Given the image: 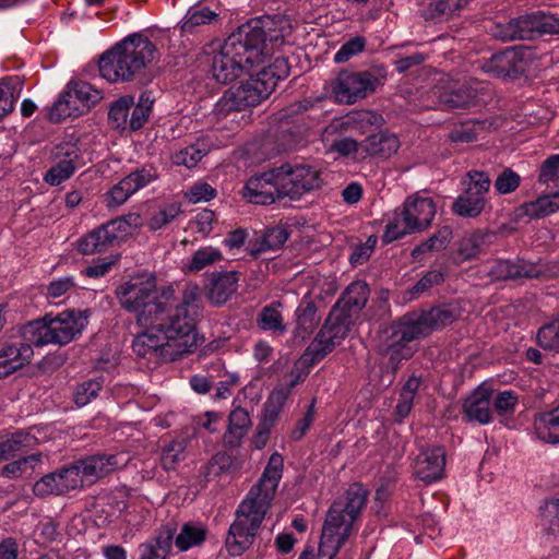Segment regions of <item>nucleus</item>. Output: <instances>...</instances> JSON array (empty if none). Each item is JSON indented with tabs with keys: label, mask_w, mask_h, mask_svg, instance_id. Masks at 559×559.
<instances>
[{
	"label": "nucleus",
	"mask_w": 559,
	"mask_h": 559,
	"mask_svg": "<svg viewBox=\"0 0 559 559\" xmlns=\"http://www.w3.org/2000/svg\"><path fill=\"white\" fill-rule=\"evenodd\" d=\"M153 282L140 287L128 282L120 285L116 294L121 306L136 313V321L144 331L138 333L132 342L133 352L143 358L160 362L175 361L197 348V342L189 334L190 321H178L176 328L167 321L168 298L171 292H166L157 299L152 290Z\"/></svg>",
	"instance_id": "1"
},
{
	"label": "nucleus",
	"mask_w": 559,
	"mask_h": 559,
	"mask_svg": "<svg viewBox=\"0 0 559 559\" xmlns=\"http://www.w3.org/2000/svg\"><path fill=\"white\" fill-rule=\"evenodd\" d=\"M283 466V456L277 452L273 453L262 476L238 506L235 521L229 526L225 540L231 556H240L252 546L274 499Z\"/></svg>",
	"instance_id": "2"
},
{
	"label": "nucleus",
	"mask_w": 559,
	"mask_h": 559,
	"mask_svg": "<svg viewBox=\"0 0 559 559\" xmlns=\"http://www.w3.org/2000/svg\"><path fill=\"white\" fill-rule=\"evenodd\" d=\"M367 500L368 490L359 484L352 485L326 512L317 557L312 551L305 550L299 559H334L352 535Z\"/></svg>",
	"instance_id": "3"
},
{
	"label": "nucleus",
	"mask_w": 559,
	"mask_h": 559,
	"mask_svg": "<svg viewBox=\"0 0 559 559\" xmlns=\"http://www.w3.org/2000/svg\"><path fill=\"white\" fill-rule=\"evenodd\" d=\"M157 56L156 45L142 34H131L107 50V81L142 78Z\"/></svg>",
	"instance_id": "4"
},
{
	"label": "nucleus",
	"mask_w": 559,
	"mask_h": 559,
	"mask_svg": "<svg viewBox=\"0 0 559 559\" xmlns=\"http://www.w3.org/2000/svg\"><path fill=\"white\" fill-rule=\"evenodd\" d=\"M86 319L82 312L74 310H66L58 314L47 313L25 328L24 337L31 345L37 347L48 344L62 346L81 334L86 325Z\"/></svg>",
	"instance_id": "5"
},
{
	"label": "nucleus",
	"mask_w": 559,
	"mask_h": 559,
	"mask_svg": "<svg viewBox=\"0 0 559 559\" xmlns=\"http://www.w3.org/2000/svg\"><path fill=\"white\" fill-rule=\"evenodd\" d=\"M103 98V91L83 79H71L57 99L45 108L47 119L60 123L85 115Z\"/></svg>",
	"instance_id": "6"
},
{
	"label": "nucleus",
	"mask_w": 559,
	"mask_h": 559,
	"mask_svg": "<svg viewBox=\"0 0 559 559\" xmlns=\"http://www.w3.org/2000/svg\"><path fill=\"white\" fill-rule=\"evenodd\" d=\"M219 50L212 59L213 78L222 84L238 79L247 69L260 64L257 50L250 49L237 31L218 45Z\"/></svg>",
	"instance_id": "7"
},
{
	"label": "nucleus",
	"mask_w": 559,
	"mask_h": 559,
	"mask_svg": "<svg viewBox=\"0 0 559 559\" xmlns=\"http://www.w3.org/2000/svg\"><path fill=\"white\" fill-rule=\"evenodd\" d=\"M436 212V203L431 198L418 194L408 197L402 209L395 210L393 219L385 227L382 240L389 243L405 235L427 229Z\"/></svg>",
	"instance_id": "8"
},
{
	"label": "nucleus",
	"mask_w": 559,
	"mask_h": 559,
	"mask_svg": "<svg viewBox=\"0 0 559 559\" xmlns=\"http://www.w3.org/2000/svg\"><path fill=\"white\" fill-rule=\"evenodd\" d=\"M153 282L154 287L152 290L156 293L157 299H162L164 295H166V292H171V296L168 298V306H167V321L170 322L175 328L177 325V321L185 322L190 321L191 331L189 332L190 335L193 336L194 341L198 343V335L195 332V317L198 316L200 305V288L198 285L189 284L186 285L182 294V299L180 301L177 300L175 296V290L173 287H164V288H157L156 284V277L153 274H142L136 275L129 281V284H136V286L143 287L146 283ZM178 324H180L178 322Z\"/></svg>",
	"instance_id": "9"
},
{
	"label": "nucleus",
	"mask_w": 559,
	"mask_h": 559,
	"mask_svg": "<svg viewBox=\"0 0 559 559\" xmlns=\"http://www.w3.org/2000/svg\"><path fill=\"white\" fill-rule=\"evenodd\" d=\"M356 319L346 314L341 307L333 306L323 325L302 355V360L314 365L332 353L348 335Z\"/></svg>",
	"instance_id": "10"
},
{
	"label": "nucleus",
	"mask_w": 559,
	"mask_h": 559,
	"mask_svg": "<svg viewBox=\"0 0 559 559\" xmlns=\"http://www.w3.org/2000/svg\"><path fill=\"white\" fill-rule=\"evenodd\" d=\"M237 32L250 49L257 50L258 59L262 63L266 56V40L283 44L285 37L290 34V24L282 15H264L242 24Z\"/></svg>",
	"instance_id": "11"
},
{
	"label": "nucleus",
	"mask_w": 559,
	"mask_h": 559,
	"mask_svg": "<svg viewBox=\"0 0 559 559\" xmlns=\"http://www.w3.org/2000/svg\"><path fill=\"white\" fill-rule=\"evenodd\" d=\"M384 80L385 74H376L371 71L342 70L333 80L331 87L338 103L354 104L374 93Z\"/></svg>",
	"instance_id": "12"
},
{
	"label": "nucleus",
	"mask_w": 559,
	"mask_h": 559,
	"mask_svg": "<svg viewBox=\"0 0 559 559\" xmlns=\"http://www.w3.org/2000/svg\"><path fill=\"white\" fill-rule=\"evenodd\" d=\"M277 176L282 181V195L290 199H298L322 185L320 170L310 165L284 164L277 167Z\"/></svg>",
	"instance_id": "13"
},
{
	"label": "nucleus",
	"mask_w": 559,
	"mask_h": 559,
	"mask_svg": "<svg viewBox=\"0 0 559 559\" xmlns=\"http://www.w3.org/2000/svg\"><path fill=\"white\" fill-rule=\"evenodd\" d=\"M495 35L503 41L532 40L548 34V14L534 12L497 25Z\"/></svg>",
	"instance_id": "14"
},
{
	"label": "nucleus",
	"mask_w": 559,
	"mask_h": 559,
	"mask_svg": "<svg viewBox=\"0 0 559 559\" xmlns=\"http://www.w3.org/2000/svg\"><path fill=\"white\" fill-rule=\"evenodd\" d=\"M282 181L277 176V167L270 171L251 177L245 185L242 197L250 203L267 205L282 195Z\"/></svg>",
	"instance_id": "15"
},
{
	"label": "nucleus",
	"mask_w": 559,
	"mask_h": 559,
	"mask_svg": "<svg viewBox=\"0 0 559 559\" xmlns=\"http://www.w3.org/2000/svg\"><path fill=\"white\" fill-rule=\"evenodd\" d=\"M481 70L496 78L518 79L527 70L524 51L509 48L495 53L481 64Z\"/></svg>",
	"instance_id": "16"
},
{
	"label": "nucleus",
	"mask_w": 559,
	"mask_h": 559,
	"mask_svg": "<svg viewBox=\"0 0 559 559\" xmlns=\"http://www.w3.org/2000/svg\"><path fill=\"white\" fill-rule=\"evenodd\" d=\"M445 450L441 445H428L414 461V475L425 484L440 480L444 475Z\"/></svg>",
	"instance_id": "17"
},
{
	"label": "nucleus",
	"mask_w": 559,
	"mask_h": 559,
	"mask_svg": "<svg viewBox=\"0 0 559 559\" xmlns=\"http://www.w3.org/2000/svg\"><path fill=\"white\" fill-rule=\"evenodd\" d=\"M79 487H81V475H79V469L72 464L41 477L34 485V492L40 497L49 495L58 496L64 495Z\"/></svg>",
	"instance_id": "18"
},
{
	"label": "nucleus",
	"mask_w": 559,
	"mask_h": 559,
	"mask_svg": "<svg viewBox=\"0 0 559 559\" xmlns=\"http://www.w3.org/2000/svg\"><path fill=\"white\" fill-rule=\"evenodd\" d=\"M272 94L270 86L257 74L242 81L239 86L228 91V100L230 109L242 110L247 107L259 105L263 99Z\"/></svg>",
	"instance_id": "19"
},
{
	"label": "nucleus",
	"mask_w": 559,
	"mask_h": 559,
	"mask_svg": "<svg viewBox=\"0 0 559 559\" xmlns=\"http://www.w3.org/2000/svg\"><path fill=\"white\" fill-rule=\"evenodd\" d=\"M496 234L489 229H476L465 234L456 242L454 260L457 264L476 259L492 243Z\"/></svg>",
	"instance_id": "20"
},
{
	"label": "nucleus",
	"mask_w": 559,
	"mask_h": 559,
	"mask_svg": "<svg viewBox=\"0 0 559 559\" xmlns=\"http://www.w3.org/2000/svg\"><path fill=\"white\" fill-rule=\"evenodd\" d=\"M176 534V523L163 525L153 537L139 546V559H168Z\"/></svg>",
	"instance_id": "21"
},
{
	"label": "nucleus",
	"mask_w": 559,
	"mask_h": 559,
	"mask_svg": "<svg viewBox=\"0 0 559 559\" xmlns=\"http://www.w3.org/2000/svg\"><path fill=\"white\" fill-rule=\"evenodd\" d=\"M55 155L60 160L50 167L45 175V181L51 186H58L69 179L74 174L79 163V150L70 143L57 146Z\"/></svg>",
	"instance_id": "22"
},
{
	"label": "nucleus",
	"mask_w": 559,
	"mask_h": 559,
	"mask_svg": "<svg viewBox=\"0 0 559 559\" xmlns=\"http://www.w3.org/2000/svg\"><path fill=\"white\" fill-rule=\"evenodd\" d=\"M491 395L492 391L485 386L474 390L462 404L465 419L480 425L489 424L492 420Z\"/></svg>",
	"instance_id": "23"
},
{
	"label": "nucleus",
	"mask_w": 559,
	"mask_h": 559,
	"mask_svg": "<svg viewBox=\"0 0 559 559\" xmlns=\"http://www.w3.org/2000/svg\"><path fill=\"white\" fill-rule=\"evenodd\" d=\"M34 355L29 342H16L0 348V372L8 377L29 364Z\"/></svg>",
	"instance_id": "24"
},
{
	"label": "nucleus",
	"mask_w": 559,
	"mask_h": 559,
	"mask_svg": "<svg viewBox=\"0 0 559 559\" xmlns=\"http://www.w3.org/2000/svg\"><path fill=\"white\" fill-rule=\"evenodd\" d=\"M238 272H217L214 273L206 289V297L214 306H221L227 302L238 288Z\"/></svg>",
	"instance_id": "25"
},
{
	"label": "nucleus",
	"mask_w": 559,
	"mask_h": 559,
	"mask_svg": "<svg viewBox=\"0 0 559 559\" xmlns=\"http://www.w3.org/2000/svg\"><path fill=\"white\" fill-rule=\"evenodd\" d=\"M317 305L309 296H305L296 309V326L293 331L294 341L302 342L310 337L319 324Z\"/></svg>",
	"instance_id": "26"
},
{
	"label": "nucleus",
	"mask_w": 559,
	"mask_h": 559,
	"mask_svg": "<svg viewBox=\"0 0 559 559\" xmlns=\"http://www.w3.org/2000/svg\"><path fill=\"white\" fill-rule=\"evenodd\" d=\"M369 295L370 289L365 281H354L345 288L334 306L341 307L343 312L357 319L360 311L365 308Z\"/></svg>",
	"instance_id": "27"
},
{
	"label": "nucleus",
	"mask_w": 559,
	"mask_h": 559,
	"mask_svg": "<svg viewBox=\"0 0 559 559\" xmlns=\"http://www.w3.org/2000/svg\"><path fill=\"white\" fill-rule=\"evenodd\" d=\"M400 141L393 133L380 131L361 142V150L369 156L389 158L397 152Z\"/></svg>",
	"instance_id": "28"
},
{
	"label": "nucleus",
	"mask_w": 559,
	"mask_h": 559,
	"mask_svg": "<svg viewBox=\"0 0 559 559\" xmlns=\"http://www.w3.org/2000/svg\"><path fill=\"white\" fill-rule=\"evenodd\" d=\"M428 334L452 324L459 318V310L452 305L432 307L427 311L418 313Z\"/></svg>",
	"instance_id": "29"
},
{
	"label": "nucleus",
	"mask_w": 559,
	"mask_h": 559,
	"mask_svg": "<svg viewBox=\"0 0 559 559\" xmlns=\"http://www.w3.org/2000/svg\"><path fill=\"white\" fill-rule=\"evenodd\" d=\"M534 429L539 440L551 444H558L559 405L549 412L537 414L534 418Z\"/></svg>",
	"instance_id": "30"
},
{
	"label": "nucleus",
	"mask_w": 559,
	"mask_h": 559,
	"mask_svg": "<svg viewBox=\"0 0 559 559\" xmlns=\"http://www.w3.org/2000/svg\"><path fill=\"white\" fill-rule=\"evenodd\" d=\"M477 90L468 82H457L441 94L440 100L448 109L465 108L474 104Z\"/></svg>",
	"instance_id": "31"
},
{
	"label": "nucleus",
	"mask_w": 559,
	"mask_h": 559,
	"mask_svg": "<svg viewBox=\"0 0 559 559\" xmlns=\"http://www.w3.org/2000/svg\"><path fill=\"white\" fill-rule=\"evenodd\" d=\"M428 335L429 334L418 313H411L402 319L390 336V340H396L397 344H408Z\"/></svg>",
	"instance_id": "32"
},
{
	"label": "nucleus",
	"mask_w": 559,
	"mask_h": 559,
	"mask_svg": "<svg viewBox=\"0 0 559 559\" xmlns=\"http://www.w3.org/2000/svg\"><path fill=\"white\" fill-rule=\"evenodd\" d=\"M282 302L273 301L264 306L257 317V325L260 330L271 332L274 335H283L286 331V324L281 312Z\"/></svg>",
	"instance_id": "33"
},
{
	"label": "nucleus",
	"mask_w": 559,
	"mask_h": 559,
	"mask_svg": "<svg viewBox=\"0 0 559 559\" xmlns=\"http://www.w3.org/2000/svg\"><path fill=\"white\" fill-rule=\"evenodd\" d=\"M452 238L450 226H442L427 240L415 246L411 252L414 260H421L426 254L439 252L447 248Z\"/></svg>",
	"instance_id": "34"
},
{
	"label": "nucleus",
	"mask_w": 559,
	"mask_h": 559,
	"mask_svg": "<svg viewBox=\"0 0 559 559\" xmlns=\"http://www.w3.org/2000/svg\"><path fill=\"white\" fill-rule=\"evenodd\" d=\"M487 205V198L478 197L472 192L463 191L453 202L452 212L461 217L476 218Z\"/></svg>",
	"instance_id": "35"
},
{
	"label": "nucleus",
	"mask_w": 559,
	"mask_h": 559,
	"mask_svg": "<svg viewBox=\"0 0 559 559\" xmlns=\"http://www.w3.org/2000/svg\"><path fill=\"white\" fill-rule=\"evenodd\" d=\"M222 260L223 253L218 248L212 246L201 247L183 263L182 271L186 274H197Z\"/></svg>",
	"instance_id": "36"
},
{
	"label": "nucleus",
	"mask_w": 559,
	"mask_h": 559,
	"mask_svg": "<svg viewBox=\"0 0 559 559\" xmlns=\"http://www.w3.org/2000/svg\"><path fill=\"white\" fill-rule=\"evenodd\" d=\"M228 431L225 433V441L236 447L240 440L245 437L248 429L251 426V419L249 413L242 407H236L229 414Z\"/></svg>",
	"instance_id": "37"
},
{
	"label": "nucleus",
	"mask_w": 559,
	"mask_h": 559,
	"mask_svg": "<svg viewBox=\"0 0 559 559\" xmlns=\"http://www.w3.org/2000/svg\"><path fill=\"white\" fill-rule=\"evenodd\" d=\"M217 17L218 14L206 7H191L185 15L180 31L182 34H191L198 26L211 24Z\"/></svg>",
	"instance_id": "38"
},
{
	"label": "nucleus",
	"mask_w": 559,
	"mask_h": 559,
	"mask_svg": "<svg viewBox=\"0 0 559 559\" xmlns=\"http://www.w3.org/2000/svg\"><path fill=\"white\" fill-rule=\"evenodd\" d=\"M187 440L185 438L173 439L164 442L160 452V465L165 471L176 469L179 462L185 460Z\"/></svg>",
	"instance_id": "39"
},
{
	"label": "nucleus",
	"mask_w": 559,
	"mask_h": 559,
	"mask_svg": "<svg viewBox=\"0 0 559 559\" xmlns=\"http://www.w3.org/2000/svg\"><path fill=\"white\" fill-rule=\"evenodd\" d=\"M35 438L27 432L16 431L0 441V461L15 456L17 452L32 447Z\"/></svg>",
	"instance_id": "40"
},
{
	"label": "nucleus",
	"mask_w": 559,
	"mask_h": 559,
	"mask_svg": "<svg viewBox=\"0 0 559 559\" xmlns=\"http://www.w3.org/2000/svg\"><path fill=\"white\" fill-rule=\"evenodd\" d=\"M206 528L191 523H185L180 533L175 535L174 543L180 551H186L191 547L201 545L206 537Z\"/></svg>",
	"instance_id": "41"
},
{
	"label": "nucleus",
	"mask_w": 559,
	"mask_h": 559,
	"mask_svg": "<svg viewBox=\"0 0 559 559\" xmlns=\"http://www.w3.org/2000/svg\"><path fill=\"white\" fill-rule=\"evenodd\" d=\"M289 64L287 58L278 57L271 64L261 69L258 75L264 81L266 86L273 92L281 80L289 75Z\"/></svg>",
	"instance_id": "42"
},
{
	"label": "nucleus",
	"mask_w": 559,
	"mask_h": 559,
	"mask_svg": "<svg viewBox=\"0 0 559 559\" xmlns=\"http://www.w3.org/2000/svg\"><path fill=\"white\" fill-rule=\"evenodd\" d=\"M288 239V233L284 227L269 228L261 237L260 241L257 242V247L251 249V255L258 258V255L265 250L280 249Z\"/></svg>",
	"instance_id": "43"
},
{
	"label": "nucleus",
	"mask_w": 559,
	"mask_h": 559,
	"mask_svg": "<svg viewBox=\"0 0 559 559\" xmlns=\"http://www.w3.org/2000/svg\"><path fill=\"white\" fill-rule=\"evenodd\" d=\"M285 401L283 392H273L264 406L263 420L259 426V436L267 433L278 419L282 406Z\"/></svg>",
	"instance_id": "44"
},
{
	"label": "nucleus",
	"mask_w": 559,
	"mask_h": 559,
	"mask_svg": "<svg viewBox=\"0 0 559 559\" xmlns=\"http://www.w3.org/2000/svg\"><path fill=\"white\" fill-rule=\"evenodd\" d=\"M551 214L550 204L545 195L538 197L536 200L525 202L515 209V216L519 219H539Z\"/></svg>",
	"instance_id": "45"
},
{
	"label": "nucleus",
	"mask_w": 559,
	"mask_h": 559,
	"mask_svg": "<svg viewBox=\"0 0 559 559\" xmlns=\"http://www.w3.org/2000/svg\"><path fill=\"white\" fill-rule=\"evenodd\" d=\"M153 103L154 100L151 97V92H144L141 94L139 103L133 108L129 121V128L131 131H138L144 127L150 118Z\"/></svg>",
	"instance_id": "46"
},
{
	"label": "nucleus",
	"mask_w": 559,
	"mask_h": 559,
	"mask_svg": "<svg viewBox=\"0 0 559 559\" xmlns=\"http://www.w3.org/2000/svg\"><path fill=\"white\" fill-rule=\"evenodd\" d=\"M133 105V97L126 95L116 100L108 111V120L112 124V128L117 130H126L128 124V112Z\"/></svg>",
	"instance_id": "47"
},
{
	"label": "nucleus",
	"mask_w": 559,
	"mask_h": 559,
	"mask_svg": "<svg viewBox=\"0 0 559 559\" xmlns=\"http://www.w3.org/2000/svg\"><path fill=\"white\" fill-rule=\"evenodd\" d=\"M105 247V224L78 240L76 249L82 254H95L102 252Z\"/></svg>",
	"instance_id": "48"
},
{
	"label": "nucleus",
	"mask_w": 559,
	"mask_h": 559,
	"mask_svg": "<svg viewBox=\"0 0 559 559\" xmlns=\"http://www.w3.org/2000/svg\"><path fill=\"white\" fill-rule=\"evenodd\" d=\"M536 340L543 349L559 353V318L542 325Z\"/></svg>",
	"instance_id": "49"
},
{
	"label": "nucleus",
	"mask_w": 559,
	"mask_h": 559,
	"mask_svg": "<svg viewBox=\"0 0 559 559\" xmlns=\"http://www.w3.org/2000/svg\"><path fill=\"white\" fill-rule=\"evenodd\" d=\"M73 466L79 469L82 487L84 481L93 483L100 475L105 467V461L104 456L94 455L75 462Z\"/></svg>",
	"instance_id": "50"
},
{
	"label": "nucleus",
	"mask_w": 559,
	"mask_h": 559,
	"mask_svg": "<svg viewBox=\"0 0 559 559\" xmlns=\"http://www.w3.org/2000/svg\"><path fill=\"white\" fill-rule=\"evenodd\" d=\"M462 183L465 186V191L486 198L491 180L489 175L483 170H469L463 178Z\"/></svg>",
	"instance_id": "51"
},
{
	"label": "nucleus",
	"mask_w": 559,
	"mask_h": 559,
	"mask_svg": "<svg viewBox=\"0 0 559 559\" xmlns=\"http://www.w3.org/2000/svg\"><path fill=\"white\" fill-rule=\"evenodd\" d=\"M382 117L371 110H358L345 117L343 124L366 132L368 127L380 126Z\"/></svg>",
	"instance_id": "52"
},
{
	"label": "nucleus",
	"mask_w": 559,
	"mask_h": 559,
	"mask_svg": "<svg viewBox=\"0 0 559 559\" xmlns=\"http://www.w3.org/2000/svg\"><path fill=\"white\" fill-rule=\"evenodd\" d=\"M159 177L158 170L155 166L148 164L144 165L141 168L135 169L130 173L124 178L128 182H130V187L135 193L138 190L146 187L151 182L157 180Z\"/></svg>",
	"instance_id": "53"
},
{
	"label": "nucleus",
	"mask_w": 559,
	"mask_h": 559,
	"mask_svg": "<svg viewBox=\"0 0 559 559\" xmlns=\"http://www.w3.org/2000/svg\"><path fill=\"white\" fill-rule=\"evenodd\" d=\"M205 147H201L199 143L188 145L173 155V162L176 165H182L188 168L197 166V164L207 154Z\"/></svg>",
	"instance_id": "54"
},
{
	"label": "nucleus",
	"mask_w": 559,
	"mask_h": 559,
	"mask_svg": "<svg viewBox=\"0 0 559 559\" xmlns=\"http://www.w3.org/2000/svg\"><path fill=\"white\" fill-rule=\"evenodd\" d=\"M103 389L102 380H88L80 383L73 394L74 403L82 407L95 399Z\"/></svg>",
	"instance_id": "55"
},
{
	"label": "nucleus",
	"mask_w": 559,
	"mask_h": 559,
	"mask_svg": "<svg viewBox=\"0 0 559 559\" xmlns=\"http://www.w3.org/2000/svg\"><path fill=\"white\" fill-rule=\"evenodd\" d=\"M522 178L512 168L506 167L496 178L493 187L500 194L514 192L521 185Z\"/></svg>",
	"instance_id": "56"
},
{
	"label": "nucleus",
	"mask_w": 559,
	"mask_h": 559,
	"mask_svg": "<svg viewBox=\"0 0 559 559\" xmlns=\"http://www.w3.org/2000/svg\"><path fill=\"white\" fill-rule=\"evenodd\" d=\"M19 94H15V86L10 79L0 82V119L14 109Z\"/></svg>",
	"instance_id": "57"
},
{
	"label": "nucleus",
	"mask_w": 559,
	"mask_h": 559,
	"mask_svg": "<svg viewBox=\"0 0 559 559\" xmlns=\"http://www.w3.org/2000/svg\"><path fill=\"white\" fill-rule=\"evenodd\" d=\"M40 462V454H31L17 461L8 463L2 468V476L8 478H16L22 475L27 467L33 468Z\"/></svg>",
	"instance_id": "58"
},
{
	"label": "nucleus",
	"mask_w": 559,
	"mask_h": 559,
	"mask_svg": "<svg viewBox=\"0 0 559 559\" xmlns=\"http://www.w3.org/2000/svg\"><path fill=\"white\" fill-rule=\"evenodd\" d=\"M139 215L136 214H128L126 216H120L107 222V243H111L118 237L116 235L110 236V231L119 230L124 235H128L133 227L138 225Z\"/></svg>",
	"instance_id": "59"
},
{
	"label": "nucleus",
	"mask_w": 559,
	"mask_h": 559,
	"mask_svg": "<svg viewBox=\"0 0 559 559\" xmlns=\"http://www.w3.org/2000/svg\"><path fill=\"white\" fill-rule=\"evenodd\" d=\"M366 47V39L362 36H356L350 38L342 45L340 50L334 56L336 63H343L348 61L354 56L362 52Z\"/></svg>",
	"instance_id": "60"
},
{
	"label": "nucleus",
	"mask_w": 559,
	"mask_h": 559,
	"mask_svg": "<svg viewBox=\"0 0 559 559\" xmlns=\"http://www.w3.org/2000/svg\"><path fill=\"white\" fill-rule=\"evenodd\" d=\"M180 213L181 209L178 204H169L151 217L148 226L153 230L160 229L173 222Z\"/></svg>",
	"instance_id": "61"
},
{
	"label": "nucleus",
	"mask_w": 559,
	"mask_h": 559,
	"mask_svg": "<svg viewBox=\"0 0 559 559\" xmlns=\"http://www.w3.org/2000/svg\"><path fill=\"white\" fill-rule=\"evenodd\" d=\"M519 400L512 391H503L497 394L492 404L495 412L500 416L513 414Z\"/></svg>",
	"instance_id": "62"
},
{
	"label": "nucleus",
	"mask_w": 559,
	"mask_h": 559,
	"mask_svg": "<svg viewBox=\"0 0 559 559\" xmlns=\"http://www.w3.org/2000/svg\"><path fill=\"white\" fill-rule=\"evenodd\" d=\"M453 143H471L477 140V132L473 122H463L455 126L448 135Z\"/></svg>",
	"instance_id": "63"
},
{
	"label": "nucleus",
	"mask_w": 559,
	"mask_h": 559,
	"mask_svg": "<svg viewBox=\"0 0 559 559\" xmlns=\"http://www.w3.org/2000/svg\"><path fill=\"white\" fill-rule=\"evenodd\" d=\"M559 179V154L551 155L545 159L539 168L538 181L548 183Z\"/></svg>",
	"instance_id": "64"
}]
</instances>
